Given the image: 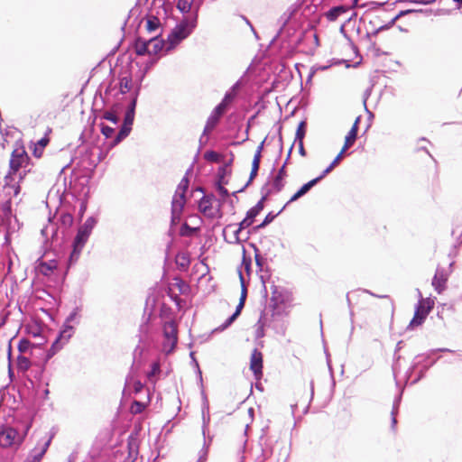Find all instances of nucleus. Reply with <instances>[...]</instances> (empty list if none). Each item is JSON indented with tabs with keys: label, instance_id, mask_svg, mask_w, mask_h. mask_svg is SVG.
Instances as JSON below:
<instances>
[{
	"label": "nucleus",
	"instance_id": "412c9836",
	"mask_svg": "<svg viewBox=\"0 0 462 462\" xmlns=\"http://www.w3.org/2000/svg\"><path fill=\"white\" fill-rule=\"evenodd\" d=\"M49 444L50 441H47L40 449L33 450V453L30 455L24 462H41L48 449Z\"/></svg>",
	"mask_w": 462,
	"mask_h": 462
},
{
	"label": "nucleus",
	"instance_id": "37998d69",
	"mask_svg": "<svg viewBox=\"0 0 462 462\" xmlns=\"http://www.w3.org/2000/svg\"><path fill=\"white\" fill-rule=\"evenodd\" d=\"M114 128L110 127L108 125H102L101 126V133L106 137L110 138L114 134Z\"/></svg>",
	"mask_w": 462,
	"mask_h": 462
},
{
	"label": "nucleus",
	"instance_id": "2eb2a0df",
	"mask_svg": "<svg viewBox=\"0 0 462 462\" xmlns=\"http://www.w3.org/2000/svg\"><path fill=\"white\" fill-rule=\"evenodd\" d=\"M262 151H263V143L258 145V147L255 151V153L254 155L253 162H252V169H251L250 177H249V182L252 181L257 176V173H258V171L260 168L261 158H262Z\"/></svg>",
	"mask_w": 462,
	"mask_h": 462
},
{
	"label": "nucleus",
	"instance_id": "f03ea898",
	"mask_svg": "<svg viewBox=\"0 0 462 462\" xmlns=\"http://www.w3.org/2000/svg\"><path fill=\"white\" fill-rule=\"evenodd\" d=\"M197 25V14L182 20L168 36L169 49L174 48L182 40L187 38Z\"/></svg>",
	"mask_w": 462,
	"mask_h": 462
},
{
	"label": "nucleus",
	"instance_id": "cd10ccee",
	"mask_svg": "<svg viewBox=\"0 0 462 462\" xmlns=\"http://www.w3.org/2000/svg\"><path fill=\"white\" fill-rule=\"evenodd\" d=\"M50 139L48 137H43L38 141L37 144L33 150V155L37 158H41L43 152L44 148L49 143Z\"/></svg>",
	"mask_w": 462,
	"mask_h": 462
},
{
	"label": "nucleus",
	"instance_id": "aec40b11",
	"mask_svg": "<svg viewBox=\"0 0 462 462\" xmlns=\"http://www.w3.org/2000/svg\"><path fill=\"white\" fill-rule=\"evenodd\" d=\"M135 53L139 56L149 54V40L146 41L142 38H137L134 43Z\"/></svg>",
	"mask_w": 462,
	"mask_h": 462
},
{
	"label": "nucleus",
	"instance_id": "c03bdc74",
	"mask_svg": "<svg viewBox=\"0 0 462 462\" xmlns=\"http://www.w3.org/2000/svg\"><path fill=\"white\" fill-rule=\"evenodd\" d=\"M251 222L246 218L245 217L240 223H239V226L237 227V229H236L234 232L236 234H238L240 233L243 229L245 228H247L251 226Z\"/></svg>",
	"mask_w": 462,
	"mask_h": 462
},
{
	"label": "nucleus",
	"instance_id": "7c9ffc66",
	"mask_svg": "<svg viewBox=\"0 0 462 462\" xmlns=\"http://www.w3.org/2000/svg\"><path fill=\"white\" fill-rule=\"evenodd\" d=\"M160 24L161 23L159 18L156 16H150L146 22V30L149 32H152L159 28Z\"/></svg>",
	"mask_w": 462,
	"mask_h": 462
},
{
	"label": "nucleus",
	"instance_id": "9b49d317",
	"mask_svg": "<svg viewBox=\"0 0 462 462\" xmlns=\"http://www.w3.org/2000/svg\"><path fill=\"white\" fill-rule=\"evenodd\" d=\"M74 334V328L71 325L65 324L63 329L60 331L58 338L52 344L51 349H59L66 344Z\"/></svg>",
	"mask_w": 462,
	"mask_h": 462
},
{
	"label": "nucleus",
	"instance_id": "e433bc0d",
	"mask_svg": "<svg viewBox=\"0 0 462 462\" xmlns=\"http://www.w3.org/2000/svg\"><path fill=\"white\" fill-rule=\"evenodd\" d=\"M305 134H306V123L304 121H301L299 124L297 131H296V140L303 141Z\"/></svg>",
	"mask_w": 462,
	"mask_h": 462
},
{
	"label": "nucleus",
	"instance_id": "9d476101",
	"mask_svg": "<svg viewBox=\"0 0 462 462\" xmlns=\"http://www.w3.org/2000/svg\"><path fill=\"white\" fill-rule=\"evenodd\" d=\"M263 353L257 348H254L250 357V370L253 372L256 380H260L263 377Z\"/></svg>",
	"mask_w": 462,
	"mask_h": 462
},
{
	"label": "nucleus",
	"instance_id": "e2e57ef3",
	"mask_svg": "<svg viewBox=\"0 0 462 462\" xmlns=\"http://www.w3.org/2000/svg\"><path fill=\"white\" fill-rule=\"evenodd\" d=\"M249 267H250V263H245V270L247 273H249Z\"/></svg>",
	"mask_w": 462,
	"mask_h": 462
},
{
	"label": "nucleus",
	"instance_id": "f704fd0d",
	"mask_svg": "<svg viewBox=\"0 0 462 462\" xmlns=\"http://www.w3.org/2000/svg\"><path fill=\"white\" fill-rule=\"evenodd\" d=\"M17 365L19 369L27 371L31 366V362L26 356H19L17 358Z\"/></svg>",
	"mask_w": 462,
	"mask_h": 462
},
{
	"label": "nucleus",
	"instance_id": "de8ad7c7",
	"mask_svg": "<svg viewBox=\"0 0 462 462\" xmlns=\"http://www.w3.org/2000/svg\"><path fill=\"white\" fill-rule=\"evenodd\" d=\"M273 218H274L273 216H271L270 214L267 215L265 217L264 220L260 225L257 226V228L264 227L266 225H268L270 222H272Z\"/></svg>",
	"mask_w": 462,
	"mask_h": 462
},
{
	"label": "nucleus",
	"instance_id": "2f4dec72",
	"mask_svg": "<svg viewBox=\"0 0 462 462\" xmlns=\"http://www.w3.org/2000/svg\"><path fill=\"white\" fill-rule=\"evenodd\" d=\"M199 230V227H191L187 223H184L180 229V235L181 236H192Z\"/></svg>",
	"mask_w": 462,
	"mask_h": 462
},
{
	"label": "nucleus",
	"instance_id": "864d4df0",
	"mask_svg": "<svg viewBox=\"0 0 462 462\" xmlns=\"http://www.w3.org/2000/svg\"><path fill=\"white\" fill-rule=\"evenodd\" d=\"M422 153H423V155H424V159H425V161H426L427 162H429V163H434V164H435V162H433V159H432L431 155H430L427 151H423V152H422Z\"/></svg>",
	"mask_w": 462,
	"mask_h": 462
},
{
	"label": "nucleus",
	"instance_id": "a878e982",
	"mask_svg": "<svg viewBox=\"0 0 462 462\" xmlns=\"http://www.w3.org/2000/svg\"><path fill=\"white\" fill-rule=\"evenodd\" d=\"M132 130V126L123 124L120 131L116 134L115 140L113 141L112 145H117L121 141H123L128 134H130Z\"/></svg>",
	"mask_w": 462,
	"mask_h": 462
},
{
	"label": "nucleus",
	"instance_id": "5701e85b",
	"mask_svg": "<svg viewBox=\"0 0 462 462\" xmlns=\"http://www.w3.org/2000/svg\"><path fill=\"white\" fill-rule=\"evenodd\" d=\"M245 300H239L238 305L236 306L235 313L229 317L226 322L219 328L220 330L226 329L227 327H229L240 315L243 308L245 307Z\"/></svg>",
	"mask_w": 462,
	"mask_h": 462
},
{
	"label": "nucleus",
	"instance_id": "393cba45",
	"mask_svg": "<svg viewBox=\"0 0 462 462\" xmlns=\"http://www.w3.org/2000/svg\"><path fill=\"white\" fill-rule=\"evenodd\" d=\"M285 167H286V162L279 170V171L273 180V187L277 191H280L284 186L283 180L287 176Z\"/></svg>",
	"mask_w": 462,
	"mask_h": 462
},
{
	"label": "nucleus",
	"instance_id": "58836bf2",
	"mask_svg": "<svg viewBox=\"0 0 462 462\" xmlns=\"http://www.w3.org/2000/svg\"><path fill=\"white\" fill-rule=\"evenodd\" d=\"M31 342L26 338H22L18 344V350L20 353H25L31 347Z\"/></svg>",
	"mask_w": 462,
	"mask_h": 462
},
{
	"label": "nucleus",
	"instance_id": "4c0bfd02",
	"mask_svg": "<svg viewBox=\"0 0 462 462\" xmlns=\"http://www.w3.org/2000/svg\"><path fill=\"white\" fill-rule=\"evenodd\" d=\"M160 372H161V365H160L159 361L153 362L152 364V370L147 374L148 379L152 381L154 376H156L157 374H160Z\"/></svg>",
	"mask_w": 462,
	"mask_h": 462
},
{
	"label": "nucleus",
	"instance_id": "4be33fe9",
	"mask_svg": "<svg viewBox=\"0 0 462 462\" xmlns=\"http://www.w3.org/2000/svg\"><path fill=\"white\" fill-rule=\"evenodd\" d=\"M245 300H239L238 305L236 306L235 313L229 317L226 322L219 328L220 330L226 329L227 327H229L240 315L243 308L245 307Z\"/></svg>",
	"mask_w": 462,
	"mask_h": 462
},
{
	"label": "nucleus",
	"instance_id": "79ce46f5",
	"mask_svg": "<svg viewBox=\"0 0 462 462\" xmlns=\"http://www.w3.org/2000/svg\"><path fill=\"white\" fill-rule=\"evenodd\" d=\"M134 113H133V110H127L123 124L132 126L134 124Z\"/></svg>",
	"mask_w": 462,
	"mask_h": 462
},
{
	"label": "nucleus",
	"instance_id": "49530a36",
	"mask_svg": "<svg viewBox=\"0 0 462 462\" xmlns=\"http://www.w3.org/2000/svg\"><path fill=\"white\" fill-rule=\"evenodd\" d=\"M259 214H257V211L256 210H253L252 208H250L248 211H247V214H246V218L251 222V224L254 223V217L256 216H258Z\"/></svg>",
	"mask_w": 462,
	"mask_h": 462
},
{
	"label": "nucleus",
	"instance_id": "4d7b16f0",
	"mask_svg": "<svg viewBox=\"0 0 462 462\" xmlns=\"http://www.w3.org/2000/svg\"><path fill=\"white\" fill-rule=\"evenodd\" d=\"M391 416H392V427L394 428L396 423H397V420H396V411H394L393 410L391 412Z\"/></svg>",
	"mask_w": 462,
	"mask_h": 462
},
{
	"label": "nucleus",
	"instance_id": "20e7f679",
	"mask_svg": "<svg viewBox=\"0 0 462 462\" xmlns=\"http://www.w3.org/2000/svg\"><path fill=\"white\" fill-rule=\"evenodd\" d=\"M163 337L162 350L166 355H169L174 351L178 343V326L174 320L164 323Z\"/></svg>",
	"mask_w": 462,
	"mask_h": 462
},
{
	"label": "nucleus",
	"instance_id": "f3484780",
	"mask_svg": "<svg viewBox=\"0 0 462 462\" xmlns=\"http://www.w3.org/2000/svg\"><path fill=\"white\" fill-rule=\"evenodd\" d=\"M58 268V262L56 260H50L48 262H41L38 264V272L45 276L51 275Z\"/></svg>",
	"mask_w": 462,
	"mask_h": 462
},
{
	"label": "nucleus",
	"instance_id": "423d86ee",
	"mask_svg": "<svg viewBox=\"0 0 462 462\" xmlns=\"http://www.w3.org/2000/svg\"><path fill=\"white\" fill-rule=\"evenodd\" d=\"M230 98L229 96H226L221 103L213 110L211 115L207 120L204 133L209 134L214 130V128L218 124L221 116L226 113L227 106L229 105Z\"/></svg>",
	"mask_w": 462,
	"mask_h": 462
},
{
	"label": "nucleus",
	"instance_id": "0e129e2a",
	"mask_svg": "<svg viewBox=\"0 0 462 462\" xmlns=\"http://www.w3.org/2000/svg\"><path fill=\"white\" fill-rule=\"evenodd\" d=\"M457 3L462 4V0H454Z\"/></svg>",
	"mask_w": 462,
	"mask_h": 462
},
{
	"label": "nucleus",
	"instance_id": "bf43d9fd",
	"mask_svg": "<svg viewBox=\"0 0 462 462\" xmlns=\"http://www.w3.org/2000/svg\"><path fill=\"white\" fill-rule=\"evenodd\" d=\"M255 262L257 263V265L261 266V262H262V257L258 254L255 255Z\"/></svg>",
	"mask_w": 462,
	"mask_h": 462
},
{
	"label": "nucleus",
	"instance_id": "052dcab7",
	"mask_svg": "<svg viewBox=\"0 0 462 462\" xmlns=\"http://www.w3.org/2000/svg\"><path fill=\"white\" fill-rule=\"evenodd\" d=\"M11 352H12V347H11V343L9 342V344H8V356L9 357L11 356Z\"/></svg>",
	"mask_w": 462,
	"mask_h": 462
},
{
	"label": "nucleus",
	"instance_id": "680f3d73",
	"mask_svg": "<svg viewBox=\"0 0 462 462\" xmlns=\"http://www.w3.org/2000/svg\"><path fill=\"white\" fill-rule=\"evenodd\" d=\"M359 1H360V0H355V5H356V6H361V7L365 6V5H364V4L359 5V4H358V3H359Z\"/></svg>",
	"mask_w": 462,
	"mask_h": 462
},
{
	"label": "nucleus",
	"instance_id": "473e14b6",
	"mask_svg": "<svg viewBox=\"0 0 462 462\" xmlns=\"http://www.w3.org/2000/svg\"><path fill=\"white\" fill-rule=\"evenodd\" d=\"M146 408V404L143 402H141L139 401H134L130 407V411L132 414H140L142 413Z\"/></svg>",
	"mask_w": 462,
	"mask_h": 462
},
{
	"label": "nucleus",
	"instance_id": "8fccbe9b",
	"mask_svg": "<svg viewBox=\"0 0 462 462\" xmlns=\"http://www.w3.org/2000/svg\"><path fill=\"white\" fill-rule=\"evenodd\" d=\"M217 190L219 192V194L223 197V198H226L229 196V193H228V190L225 188V185H218L217 186Z\"/></svg>",
	"mask_w": 462,
	"mask_h": 462
},
{
	"label": "nucleus",
	"instance_id": "6e6d98bb",
	"mask_svg": "<svg viewBox=\"0 0 462 462\" xmlns=\"http://www.w3.org/2000/svg\"><path fill=\"white\" fill-rule=\"evenodd\" d=\"M263 208V203L259 201L254 207L252 208L253 210H256L257 214H259Z\"/></svg>",
	"mask_w": 462,
	"mask_h": 462
},
{
	"label": "nucleus",
	"instance_id": "3c124183",
	"mask_svg": "<svg viewBox=\"0 0 462 462\" xmlns=\"http://www.w3.org/2000/svg\"><path fill=\"white\" fill-rule=\"evenodd\" d=\"M234 159H235V155H234L232 152H230V157H229V159H228V160H226V158H225V159H224V162H223V165H224V166H226V167H228V168H231V166H232V164H233V162H234Z\"/></svg>",
	"mask_w": 462,
	"mask_h": 462
},
{
	"label": "nucleus",
	"instance_id": "a211bd4d",
	"mask_svg": "<svg viewBox=\"0 0 462 462\" xmlns=\"http://www.w3.org/2000/svg\"><path fill=\"white\" fill-rule=\"evenodd\" d=\"M175 263L179 268L185 271L190 264V256L188 252H180L176 255Z\"/></svg>",
	"mask_w": 462,
	"mask_h": 462
},
{
	"label": "nucleus",
	"instance_id": "b1692460",
	"mask_svg": "<svg viewBox=\"0 0 462 462\" xmlns=\"http://www.w3.org/2000/svg\"><path fill=\"white\" fill-rule=\"evenodd\" d=\"M346 11V7L339 5L328 10L325 15L328 21L335 22L341 14H345Z\"/></svg>",
	"mask_w": 462,
	"mask_h": 462
},
{
	"label": "nucleus",
	"instance_id": "13d9d810",
	"mask_svg": "<svg viewBox=\"0 0 462 462\" xmlns=\"http://www.w3.org/2000/svg\"><path fill=\"white\" fill-rule=\"evenodd\" d=\"M227 184V180H226V179H221L220 177H217V186L218 185H226Z\"/></svg>",
	"mask_w": 462,
	"mask_h": 462
},
{
	"label": "nucleus",
	"instance_id": "ea45409f",
	"mask_svg": "<svg viewBox=\"0 0 462 462\" xmlns=\"http://www.w3.org/2000/svg\"><path fill=\"white\" fill-rule=\"evenodd\" d=\"M232 173V169L226 166H220L217 170V177L221 179H226V176H230Z\"/></svg>",
	"mask_w": 462,
	"mask_h": 462
},
{
	"label": "nucleus",
	"instance_id": "603ef678",
	"mask_svg": "<svg viewBox=\"0 0 462 462\" xmlns=\"http://www.w3.org/2000/svg\"><path fill=\"white\" fill-rule=\"evenodd\" d=\"M137 95H138V89L136 90L135 97L133 98V100H132V102L130 104V106L128 108V110H133V113H134V110H135Z\"/></svg>",
	"mask_w": 462,
	"mask_h": 462
},
{
	"label": "nucleus",
	"instance_id": "c756f323",
	"mask_svg": "<svg viewBox=\"0 0 462 462\" xmlns=\"http://www.w3.org/2000/svg\"><path fill=\"white\" fill-rule=\"evenodd\" d=\"M193 4V0H178L177 1V8L183 14L189 13L191 10V6Z\"/></svg>",
	"mask_w": 462,
	"mask_h": 462
},
{
	"label": "nucleus",
	"instance_id": "39448f33",
	"mask_svg": "<svg viewBox=\"0 0 462 462\" xmlns=\"http://www.w3.org/2000/svg\"><path fill=\"white\" fill-rule=\"evenodd\" d=\"M433 307V300L430 298L421 299L416 307L414 316L410 322V327L415 328L421 325Z\"/></svg>",
	"mask_w": 462,
	"mask_h": 462
},
{
	"label": "nucleus",
	"instance_id": "dca6fc26",
	"mask_svg": "<svg viewBox=\"0 0 462 462\" xmlns=\"http://www.w3.org/2000/svg\"><path fill=\"white\" fill-rule=\"evenodd\" d=\"M324 176L320 174L319 177L310 180L309 182L305 183L290 199L289 202H292L297 200L299 198L305 195L313 186H315L319 181H320Z\"/></svg>",
	"mask_w": 462,
	"mask_h": 462
},
{
	"label": "nucleus",
	"instance_id": "0eeeda50",
	"mask_svg": "<svg viewBox=\"0 0 462 462\" xmlns=\"http://www.w3.org/2000/svg\"><path fill=\"white\" fill-rule=\"evenodd\" d=\"M30 161L23 147L16 148L13 151L10 158V174L16 173L21 168L25 167Z\"/></svg>",
	"mask_w": 462,
	"mask_h": 462
},
{
	"label": "nucleus",
	"instance_id": "72a5a7b5",
	"mask_svg": "<svg viewBox=\"0 0 462 462\" xmlns=\"http://www.w3.org/2000/svg\"><path fill=\"white\" fill-rule=\"evenodd\" d=\"M346 152H343V148L341 149L340 152L337 155V157L333 160V162L330 163V165L321 173L322 176H326L328 173H329L342 160L343 154Z\"/></svg>",
	"mask_w": 462,
	"mask_h": 462
},
{
	"label": "nucleus",
	"instance_id": "09e8293b",
	"mask_svg": "<svg viewBox=\"0 0 462 462\" xmlns=\"http://www.w3.org/2000/svg\"><path fill=\"white\" fill-rule=\"evenodd\" d=\"M133 389L135 393H138L143 389V384L138 380L134 381L133 383Z\"/></svg>",
	"mask_w": 462,
	"mask_h": 462
},
{
	"label": "nucleus",
	"instance_id": "6e6552de",
	"mask_svg": "<svg viewBox=\"0 0 462 462\" xmlns=\"http://www.w3.org/2000/svg\"><path fill=\"white\" fill-rule=\"evenodd\" d=\"M171 297L177 305H180V295H188L190 292V286L180 277H175L170 284Z\"/></svg>",
	"mask_w": 462,
	"mask_h": 462
},
{
	"label": "nucleus",
	"instance_id": "6ab92c4d",
	"mask_svg": "<svg viewBox=\"0 0 462 462\" xmlns=\"http://www.w3.org/2000/svg\"><path fill=\"white\" fill-rule=\"evenodd\" d=\"M203 158L208 162L219 163L224 162L225 154L217 152L213 150H208L204 152Z\"/></svg>",
	"mask_w": 462,
	"mask_h": 462
},
{
	"label": "nucleus",
	"instance_id": "a19ab883",
	"mask_svg": "<svg viewBox=\"0 0 462 462\" xmlns=\"http://www.w3.org/2000/svg\"><path fill=\"white\" fill-rule=\"evenodd\" d=\"M239 278L241 282V295L239 300H245L247 297V289L245 285L244 277L241 272L239 273Z\"/></svg>",
	"mask_w": 462,
	"mask_h": 462
},
{
	"label": "nucleus",
	"instance_id": "7ed1b4c3",
	"mask_svg": "<svg viewBox=\"0 0 462 462\" xmlns=\"http://www.w3.org/2000/svg\"><path fill=\"white\" fill-rule=\"evenodd\" d=\"M92 227L93 226L90 223V220L88 219L84 225L79 228L73 242V250L69 259V265L78 261L80 253L91 234Z\"/></svg>",
	"mask_w": 462,
	"mask_h": 462
},
{
	"label": "nucleus",
	"instance_id": "ddd939ff",
	"mask_svg": "<svg viewBox=\"0 0 462 462\" xmlns=\"http://www.w3.org/2000/svg\"><path fill=\"white\" fill-rule=\"evenodd\" d=\"M447 282L448 274L442 270H437L432 279V286L438 291V293L440 294L445 291Z\"/></svg>",
	"mask_w": 462,
	"mask_h": 462
},
{
	"label": "nucleus",
	"instance_id": "f8f14e48",
	"mask_svg": "<svg viewBox=\"0 0 462 462\" xmlns=\"http://www.w3.org/2000/svg\"><path fill=\"white\" fill-rule=\"evenodd\" d=\"M361 120V116H357L347 133L346 136L345 137V143L343 145V152H346L350 147H352L356 140L357 137V132H358V125Z\"/></svg>",
	"mask_w": 462,
	"mask_h": 462
},
{
	"label": "nucleus",
	"instance_id": "c85d7f7f",
	"mask_svg": "<svg viewBox=\"0 0 462 462\" xmlns=\"http://www.w3.org/2000/svg\"><path fill=\"white\" fill-rule=\"evenodd\" d=\"M132 88V79L131 77L125 76L120 79L119 89L122 94H125Z\"/></svg>",
	"mask_w": 462,
	"mask_h": 462
},
{
	"label": "nucleus",
	"instance_id": "5fc2aeb1",
	"mask_svg": "<svg viewBox=\"0 0 462 462\" xmlns=\"http://www.w3.org/2000/svg\"><path fill=\"white\" fill-rule=\"evenodd\" d=\"M299 152L301 156H306V151L303 146V141H299Z\"/></svg>",
	"mask_w": 462,
	"mask_h": 462
},
{
	"label": "nucleus",
	"instance_id": "a18cd8bd",
	"mask_svg": "<svg viewBox=\"0 0 462 462\" xmlns=\"http://www.w3.org/2000/svg\"><path fill=\"white\" fill-rule=\"evenodd\" d=\"M103 117L108 121L113 122L114 124H117L118 122V117L116 116V115L110 111L105 112Z\"/></svg>",
	"mask_w": 462,
	"mask_h": 462
},
{
	"label": "nucleus",
	"instance_id": "f257e3e1",
	"mask_svg": "<svg viewBox=\"0 0 462 462\" xmlns=\"http://www.w3.org/2000/svg\"><path fill=\"white\" fill-rule=\"evenodd\" d=\"M189 180L188 177H183L172 198L171 201V223L176 225L180 222L184 206L186 204V192L189 189Z\"/></svg>",
	"mask_w": 462,
	"mask_h": 462
},
{
	"label": "nucleus",
	"instance_id": "4468645a",
	"mask_svg": "<svg viewBox=\"0 0 462 462\" xmlns=\"http://www.w3.org/2000/svg\"><path fill=\"white\" fill-rule=\"evenodd\" d=\"M212 204V199L203 197L199 203V209L204 216L213 218L216 217V210L213 208Z\"/></svg>",
	"mask_w": 462,
	"mask_h": 462
},
{
	"label": "nucleus",
	"instance_id": "c9c22d12",
	"mask_svg": "<svg viewBox=\"0 0 462 462\" xmlns=\"http://www.w3.org/2000/svg\"><path fill=\"white\" fill-rule=\"evenodd\" d=\"M60 220L64 226L69 227L72 226L74 219H73V216L71 214L63 213L60 215Z\"/></svg>",
	"mask_w": 462,
	"mask_h": 462
},
{
	"label": "nucleus",
	"instance_id": "bb28decb",
	"mask_svg": "<svg viewBox=\"0 0 462 462\" xmlns=\"http://www.w3.org/2000/svg\"><path fill=\"white\" fill-rule=\"evenodd\" d=\"M163 48V42L161 40H158L156 38H152L149 40V54L150 55H155L159 51H161Z\"/></svg>",
	"mask_w": 462,
	"mask_h": 462
},
{
	"label": "nucleus",
	"instance_id": "1a4fd4ad",
	"mask_svg": "<svg viewBox=\"0 0 462 462\" xmlns=\"http://www.w3.org/2000/svg\"><path fill=\"white\" fill-rule=\"evenodd\" d=\"M22 440L19 439L18 431L12 428L6 427L0 431V446L7 448L15 444H20Z\"/></svg>",
	"mask_w": 462,
	"mask_h": 462
}]
</instances>
